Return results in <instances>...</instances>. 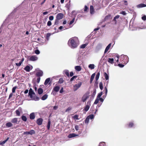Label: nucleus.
Wrapping results in <instances>:
<instances>
[{
	"mask_svg": "<svg viewBox=\"0 0 146 146\" xmlns=\"http://www.w3.org/2000/svg\"><path fill=\"white\" fill-rule=\"evenodd\" d=\"M118 66L121 68L123 67L124 66V65L121 64H118Z\"/></svg>",
	"mask_w": 146,
	"mask_h": 146,
	"instance_id": "e2e57ef3",
	"label": "nucleus"
},
{
	"mask_svg": "<svg viewBox=\"0 0 146 146\" xmlns=\"http://www.w3.org/2000/svg\"><path fill=\"white\" fill-rule=\"evenodd\" d=\"M54 19V17L53 16H50L49 17V19L50 20H52L53 19Z\"/></svg>",
	"mask_w": 146,
	"mask_h": 146,
	"instance_id": "338daca9",
	"label": "nucleus"
},
{
	"mask_svg": "<svg viewBox=\"0 0 146 146\" xmlns=\"http://www.w3.org/2000/svg\"><path fill=\"white\" fill-rule=\"evenodd\" d=\"M102 45L101 44H99L96 46L95 50V52H97L101 48Z\"/></svg>",
	"mask_w": 146,
	"mask_h": 146,
	"instance_id": "423d86ee",
	"label": "nucleus"
},
{
	"mask_svg": "<svg viewBox=\"0 0 146 146\" xmlns=\"http://www.w3.org/2000/svg\"><path fill=\"white\" fill-rule=\"evenodd\" d=\"M111 45V44H109L108 46L106 47L104 51V53H106L109 50Z\"/></svg>",
	"mask_w": 146,
	"mask_h": 146,
	"instance_id": "2eb2a0df",
	"label": "nucleus"
},
{
	"mask_svg": "<svg viewBox=\"0 0 146 146\" xmlns=\"http://www.w3.org/2000/svg\"><path fill=\"white\" fill-rule=\"evenodd\" d=\"M99 146H105L104 143H100L99 145Z\"/></svg>",
	"mask_w": 146,
	"mask_h": 146,
	"instance_id": "69168bd1",
	"label": "nucleus"
},
{
	"mask_svg": "<svg viewBox=\"0 0 146 146\" xmlns=\"http://www.w3.org/2000/svg\"><path fill=\"white\" fill-rule=\"evenodd\" d=\"M75 69L78 71H80L81 70V68L80 66H76L75 67Z\"/></svg>",
	"mask_w": 146,
	"mask_h": 146,
	"instance_id": "4468645a",
	"label": "nucleus"
},
{
	"mask_svg": "<svg viewBox=\"0 0 146 146\" xmlns=\"http://www.w3.org/2000/svg\"><path fill=\"white\" fill-rule=\"evenodd\" d=\"M88 67L92 69H94L95 68V66L94 64H91L89 65Z\"/></svg>",
	"mask_w": 146,
	"mask_h": 146,
	"instance_id": "c756f323",
	"label": "nucleus"
},
{
	"mask_svg": "<svg viewBox=\"0 0 146 146\" xmlns=\"http://www.w3.org/2000/svg\"><path fill=\"white\" fill-rule=\"evenodd\" d=\"M95 73H94L92 75L91 78H90V83H91L92 82L94 78V77L95 76Z\"/></svg>",
	"mask_w": 146,
	"mask_h": 146,
	"instance_id": "393cba45",
	"label": "nucleus"
},
{
	"mask_svg": "<svg viewBox=\"0 0 146 146\" xmlns=\"http://www.w3.org/2000/svg\"><path fill=\"white\" fill-rule=\"evenodd\" d=\"M60 89V87L58 86H55V92H58Z\"/></svg>",
	"mask_w": 146,
	"mask_h": 146,
	"instance_id": "3c124183",
	"label": "nucleus"
},
{
	"mask_svg": "<svg viewBox=\"0 0 146 146\" xmlns=\"http://www.w3.org/2000/svg\"><path fill=\"white\" fill-rule=\"evenodd\" d=\"M50 121L49 120L48 123L47 125V129H50Z\"/></svg>",
	"mask_w": 146,
	"mask_h": 146,
	"instance_id": "37998d69",
	"label": "nucleus"
},
{
	"mask_svg": "<svg viewBox=\"0 0 146 146\" xmlns=\"http://www.w3.org/2000/svg\"><path fill=\"white\" fill-rule=\"evenodd\" d=\"M73 118L74 119L77 120L79 119L78 118V115H76L73 116Z\"/></svg>",
	"mask_w": 146,
	"mask_h": 146,
	"instance_id": "a18cd8bd",
	"label": "nucleus"
},
{
	"mask_svg": "<svg viewBox=\"0 0 146 146\" xmlns=\"http://www.w3.org/2000/svg\"><path fill=\"white\" fill-rule=\"evenodd\" d=\"M99 100V99L97 98L96 99V100H95L94 102V104H97L98 103Z\"/></svg>",
	"mask_w": 146,
	"mask_h": 146,
	"instance_id": "de8ad7c7",
	"label": "nucleus"
},
{
	"mask_svg": "<svg viewBox=\"0 0 146 146\" xmlns=\"http://www.w3.org/2000/svg\"><path fill=\"white\" fill-rule=\"evenodd\" d=\"M52 94L54 95L55 94V87L53 88V91L52 93Z\"/></svg>",
	"mask_w": 146,
	"mask_h": 146,
	"instance_id": "0e129e2a",
	"label": "nucleus"
},
{
	"mask_svg": "<svg viewBox=\"0 0 146 146\" xmlns=\"http://www.w3.org/2000/svg\"><path fill=\"white\" fill-rule=\"evenodd\" d=\"M29 134L31 135H32L33 134H34L35 133V131L33 130L32 129L31 130L29 131Z\"/></svg>",
	"mask_w": 146,
	"mask_h": 146,
	"instance_id": "e433bc0d",
	"label": "nucleus"
},
{
	"mask_svg": "<svg viewBox=\"0 0 146 146\" xmlns=\"http://www.w3.org/2000/svg\"><path fill=\"white\" fill-rule=\"evenodd\" d=\"M31 69L32 68H31V67L29 66H27L24 69L26 70V71L29 72Z\"/></svg>",
	"mask_w": 146,
	"mask_h": 146,
	"instance_id": "ddd939ff",
	"label": "nucleus"
},
{
	"mask_svg": "<svg viewBox=\"0 0 146 146\" xmlns=\"http://www.w3.org/2000/svg\"><path fill=\"white\" fill-rule=\"evenodd\" d=\"M50 80V78H48L46 79V80L45 81L44 83V84L45 85H47L48 84Z\"/></svg>",
	"mask_w": 146,
	"mask_h": 146,
	"instance_id": "412c9836",
	"label": "nucleus"
},
{
	"mask_svg": "<svg viewBox=\"0 0 146 146\" xmlns=\"http://www.w3.org/2000/svg\"><path fill=\"white\" fill-rule=\"evenodd\" d=\"M68 44L71 48H76L79 44L78 38L77 37H72L70 38L68 41Z\"/></svg>",
	"mask_w": 146,
	"mask_h": 146,
	"instance_id": "f257e3e1",
	"label": "nucleus"
},
{
	"mask_svg": "<svg viewBox=\"0 0 146 146\" xmlns=\"http://www.w3.org/2000/svg\"><path fill=\"white\" fill-rule=\"evenodd\" d=\"M64 73L65 74L68 76H69V71L68 70H65L63 71Z\"/></svg>",
	"mask_w": 146,
	"mask_h": 146,
	"instance_id": "c85d7f7f",
	"label": "nucleus"
},
{
	"mask_svg": "<svg viewBox=\"0 0 146 146\" xmlns=\"http://www.w3.org/2000/svg\"><path fill=\"white\" fill-rule=\"evenodd\" d=\"M38 77L37 78L36 80V82L38 84L40 82V77Z\"/></svg>",
	"mask_w": 146,
	"mask_h": 146,
	"instance_id": "6e6d98bb",
	"label": "nucleus"
},
{
	"mask_svg": "<svg viewBox=\"0 0 146 146\" xmlns=\"http://www.w3.org/2000/svg\"><path fill=\"white\" fill-rule=\"evenodd\" d=\"M8 139H9V138H8L6 140L3 141L2 142H0V145H3L8 140Z\"/></svg>",
	"mask_w": 146,
	"mask_h": 146,
	"instance_id": "c9c22d12",
	"label": "nucleus"
},
{
	"mask_svg": "<svg viewBox=\"0 0 146 146\" xmlns=\"http://www.w3.org/2000/svg\"><path fill=\"white\" fill-rule=\"evenodd\" d=\"M89 98V96L87 94H84L82 97V101L84 102L86 101L87 99Z\"/></svg>",
	"mask_w": 146,
	"mask_h": 146,
	"instance_id": "6e6552de",
	"label": "nucleus"
},
{
	"mask_svg": "<svg viewBox=\"0 0 146 146\" xmlns=\"http://www.w3.org/2000/svg\"><path fill=\"white\" fill-rule=\"evenodd\" d=\"M119 17V15H117L115 16L113 18V20L115 21H116V19H118Z\"/></svg>",
	"mask_w": 146,
	"mask_h": 146,
	"instance_id": "09e8293b",
	"label": "nucleus"
},
{
	"mask_svg": "<svg viewBox=\"0 0 146 146\" xmlns=\"http://www.w3.org/2000/svg\"><path fill=\"white\" fill-rule=\"evenodd\" d=\"M114 59L113 58H109L108 59V61L111 64L113 63Z\"/></svg>",
	"mask_w": 146,
	"mask_h": 146,
	"instance_id": "6ab92c4d",
	"label": "nucleus"
},
{
	"mask_svg": "<svg viewBox=\"0 0 146 146\" xmlns=\"http://www.w3.org/2000/svg\"><path fill=\"white\" fill-rule=\"evenodd\" d=\"M21 119L23 121H26L27 120V118L24 115H23L22 116Z\"/></svg>",
	"mask_w": 146,
	"mask_h": 146,
	"instance_id": "f704fd0d",
	"label": "nucleus"
},
{
	"mask_svg": "<svg viewBox=\"0 0 146 146\" xmlns=\"http://www.w3.org/2000/svg\"><path fill=\"white\" fill-rule=\"evenodd\" d=\"M90 106L88 105H86L85 107L84 108V110L86 111H87L89 109Z\"/></svg>",
	"mask_w": 146,
	"mask_h": 146,
	"instance_id": "7c9ffc66",
	"label": "nucleus"
},
{
	"mask_svg": "<svg viewBox=\"0 0 146 146\" xmlns=\"http://www.w3.org/2000/svg\"><path fill=\"white\" fill-rule=\"evenodd\" d=\"M78 135H76L74 133H71L69 134L68 136V137L69 138H72L74 137H75L76 136Z\"/></svg>",
	"mask_w": 146,
	"mask_h": 146,
	"instance_id": "a211bd4d",
	"label": "nucleus"
},
{
	"mask_svg": "<svg viewBox=\"0 0 146 146\" xmlns=\"http://www.w3.org/2000/svg\"><path fill=\"white\" fill-rule=\"evenodd\" d=\"M52 34L51 33H47L46 35V39L48 41L49 39L50 36Z\"/></svg>",
	"mask_w": 146,
	"mask_h": 146,
	"instance_id": "a878e982",
	"label": "nucleus"
},
{
	"mask_svg": "<svg viewBox=\"0 0 146 146\" xmlns=\"http://www.w3.org/2000/svg\"><path fill=\"white\" fill-rule=\"evenodd\" d=\"M115 55V58L116 57L117 58V59L116 60V62H118L119 61V56L117 54Z\"/></svg>",
	"mask_w": 146,
	"mask_h": 146,
	"instance_id": "864d4df0",
	"label": "nucleus"
},
{
	"mask_svg": "<svg viewBox=\"0 0 146 146\" xmlns=\"http://www.w3.org/2000/svg\"><path fill=\"white\" fill-rule=\"evenodd\" d=\"M121 58L120 60L122 63L126 64L128 62L129 58L127 55H122L121 56Z\"/></svg>",
	"mask_w": 146,
	"mask_h": 146,
	"instance_id": "7ed1b4c3",
	"label": "nucleus"
},
{
	"mask_svg": "<svg viewBox=\"0 0 146 146\" xmlns=\"http://www.w3.org/2000/svg\"><path fill=\"white\" fill-rule=\"evenodd\" d=\"M30 118L31 119H34L35 118V114L34 113H31L30 115Z\"/></svg>",
	"mask_w": 146,
	"mask_h": 146,
	"instance_id": "aec40b11",
	"label": "nucleus"
},
{
	"mask_svg": "<svg viewBox=\"0 0 146 146\" xmlns=\"http://www.w3.org/2000/svg\"><path fill=\"white\" fill-rule=\"evenodd\" d=\"M77 77V76H74L71 78L70 80V81H72L74 80V79H76Z\"/></svg>",
	"mask_w": 146,
	"mask_h": 146,
	"instance_id": "8fccbe9b",
	"label": "nucleus"
},
{
	"mask_svg": "<svg viewBox=\"0 0 146 146\" xmlns=\"http://www.w3.org/2000/svg\"><path fill=\"white\" fill-rule=\"evenodd\" d=\"M38 93L39 94H41L42 93L43 90L41 88H39L38 90Z\"/></svg>",
	"mask_w": 146,
	"mask_h": 146,
	"instance_id": "bb28decb",
	"label": "nucleus"
},
{
	"mask_svg": "<svg viewBox=\"0 0 146 146\" xmlns=\"http://www.w3.org/2000/svg\"><path fill=\"white\" fill-rule=\"evenodd\" d=\"M43 121V119L41 118L38 119L37 120V123L39 125H40L42 124Z\"/></svg>",
	"mask_w": 146,
	"mask_h": 146,
	"instance_id": "9b49d317",
	"label": "nucleus"
},
{
	"mask_svg": "<svg viewBox=\"0 0 146 146\" xmlns=\"http://www.w3.org/2000/svg\"><path fill=\"white\" fill-rule=\"evenodd\" d=\"M29 95L31 98V100L38 101L39 100V98L37 96H35V93L31 88H30L29 90Z\"/></svg>",
	"mask_w": 146,
	"mask_h": 146,
	"instance_id": "f03ea898",
	"label": "nucleus"
},
{
	"mask_svg": "<svg viewBox=\"0 0 146 146\" xmlns=\"http://www.w3.org/2000/svg\"><path fill=\"white\" fill-rule=\"evenodd\" d=\"M63 17V14L61 13H59L57 15L56 18L57 20H60L62 19Z\"/></svg>",
	"mask_w": 146,
	"mask_h": 146,
	"instance_id": "9d476101",
	"label": "nucleus"
},
{
	"mask_svg": "<svg viewBox=\"0 0 146 146\" xmlns=\"http://www.w3.org/2000/svg\"><path fill=\"white\" fill-rule=\"evenodd\" d=\"M142 19L143 21H145L146 20V16L145 15H144L142 17Z\"/></svg>",
	"mask_w": 146,
	"mask_h": 146,
	"instance_id": "5fc2aeb1",
	"label": "nucleus"
},
{
	"mask_svg": "<svg viewBox=\"0 0 146 146\" xmlns=\"http://www.w3.org/2000/svg\"><path fill=\"white\" fill-rule=\"evenodd\" d=\"M134 123L133 121H131L127 125L128 127L129 128H131L134 126Z\"/></svg>",
	"mask_w": 146,
	"mask_h": 146,
	"instance_id": "dca6fc26",
	"label": "nucleus"
},
{
	"mask_svg": "<svg viewBox=\"0 0 146 146\" xmlns=\"http://www.w3.org/2000/svg\"><path fill=\"white\" fill-rule=\"evenodd\" d=\"M64 82V80L62 78H60L59 79L58 81V83L59 84H62V83Z\"/></svg>",
	"mask_w": 146,
	"mask_h": 146,
	"instance_id": "c03bdc74",
	"label": "nucleus"
},
{
	"mask_svg": "<svg viewBox=\"0 0 146 146\" xmlns=\"http://www.w3.org/2000/svg\"><path fill=\"white\" fill-rule=\"evenodd\" d=\"M88 9V7L87 6L85 5L84 7V11H86L87 9Z\"/></svg>",
	"mask_w": 146,
	"mask_h": 146,
	"instance_id": "774afa93",
	"label": "nucleus"
},
{
	"mask_svg": "<svg viewBox=\"0 0 146 146\" xmlns=\"http://www.w3.org/2000/svg\"><path fill=\"white\" fill-rule=\"evenodd\" d=\"M75 128L76 130V131H78L79 129V127L78 125H75Z\"/></svg>",
	"mask_w": 146,
	"mask_h": 146,
	"instance_id": "052dcab7",
	"label": "nucleus"
},
{
	"mask_svg": "<svg viewBox=\"0 0 146 146\" xmlns=\"http://www.w3.org/2000/svg\"><path fill=\"white\" fill-rule=\"evenodd\" d=\"M90 119H92L94 118V116L93 114L90 115L88 116Z\"/></svg>",
	"mask_w": 146,
	"mask_h": 146,
	"instance_id": "79ce46f5",
	"label": "nucleus"
},
{
	"mask_svg": "<svg viewBox=\"0 0 146 146\" xmlns=\"http://www.w3.org/2000/svg\"><path fill=\"white\" fill-rule=\"evenodd\" d=\"M82 85L81 82H79L78 84H75L73 86V90L75 91L79 88Z\"/></svg>",
	"mask_w": 146,
	"mask_h": 146,
	"instance_id": "20e7f679",
	"label": "nucleus"
},
{
	"mask_svg": "<svg viewBox=\"0 0 146 146\" xmlns=\"http://www.w3.org/2000/svg\"><path fill=\"white\" fill-rule=\"evenodd\" d=\"M38 57L37 56L33 55L29 57V60L31 61H35L37 60Z\"/></svg>",
	"mask_w": 146,
	"mask_h": 146,
	"instance_id": "0eeeda50",
	"label": "nucleus"
},
{
	"mask_svg": "<svg viewBox=\"0 0 146 146\" xmlns=\"http://www.w3.org/2000/svg\"><path fill=\"white\" fill-rule=\"evenodd\" d=\"M102 94H103V92H102L98 94L97 96V98H98L99 99L101 98L100 97L102 95Z\"/></svg>",
	"mask_w": 146,
	"mask_h": 146,
	"instance_id": "4c0bfd02",
	"label": "nucleus"
},
{
	"mask_svg": "<svg viewBox=\"0 0 146 146\" xmlns=\"http://www.w3.org/2000/svg\"><path fill=\"white\" fill-rule=\"evenodd\" d=\"M87 44H82L80 46V48H84L87 46Z\"/></svg>",
	"mask_w": 146,
	"mask_h": 146,
	"instance_id": "58836bf2",
	"label": "nucleus"
},
{
	"mask_svg": "<svg viewBox=\"0 0 146 146\" xmlns=\"http://www.w3.org/2000/svg\"><path fill=\"white\" fill-rule=\"evenodd\" d=\"M100 75V72H98L97 73V75H96V81H97L99 78V76Z\"/></svg>",
	"mask_w": 146,
	"mask_h": 146,
	"instance_id": "72a5a7b5",
	"label": "nucleus"
},
{
	"mask_svg": "<svg viewBox=\"0 0 146 146\" xmlns=\"http://www.w3.org/2000/svg\"><path fill=\"white\" fill-rule=\"evenodd\" d=\"M59 29L60 30V31H62L63 30H65L67 29L66 28L62 26H60L59 28Z\"/></svg>",
	"mask_w": 146,
	"mask_h": 146,
	"instance_id": "473e14b6",
	"label": "nucleus"
},
{
	"mask_svg": "<svg viewBox=\"0 0 146 146\" xmlns=\"http://www.w3.org/2000/svg\"><path fill=\"white\" fill-rule=\"evenodd\" d=\"M107 86H108V84H107L106 86L105 87V96H103V98H106V97L107 95V92H108V90H107Z\"/></svg>",
	"mask_w": 146,
	"mask_h": 146,
	"instance_id": "4be33fe9",
	"label": "nucleus"
},
{
	"mask_svg": "<svg viewBox=\"0 0 146 146\" xmlns=\"http://www.w3.org/2000/svg\"><path fill=\"white\" fill-rule=\"evenodd\" d=\"M96 91L95 90L92 93V96L93 97H94L96 94Z\"/></svg>",
	"mask_w": 146,
	"mask_h": 146,
	"instance_id": "4d7b16f0",
	"label": "nucleus"
},
{
	"mask_svg": "<svg viewBox=\"0 0 146 146\" xmlns=\"http://www.w3.org/2000/svg\"><path fill=\"white\" fill-rule=\"evenodd\" d=\"M104 76L106 79L107 80H108L109 78V76L108 75L106 72H105L104 74Z\"/></svg>",
	"mask_w": 146,
	"mask_h": 146,
	"instance_id": "2f4dec72",
	"label": "nucleus"
},
{
	"mask_svg": "<svg viewBox=\"0 0 146 146\" xmlns=\"http://www.w3.org/2000/svg\"><path fill=\"white\" fill-rule=\"evenodd\" d=\"M136 7L137 8H141L146 7V5L143 3H141L137 5Z\"/></svg>",
	"mask_w": 146,
	"mask_h": 146,
	"instance_id": "f8f14e48",
	"label": "nucleus"
},
{
	"mask_svg": "<svg viewBox=\"0 0 146 146\" xmlns=\"http://www.w3.org/2000/svg\"><path fill=\"white\" fill-rule=\"evenodd\" d=\"M90 13L92 14L94 13V8L93 6L91 5L90 6Z\"/></svg>",
	"mask_w": 146,
	"mask_h": 146,
	"instance_id": "f3484780",
	"label": "nucleus"
},
{
	"mask_svg": "<svg viewBox=\"0 0 146 146\" xmlns=\"http://www.w3.org/2000/svg\"><path fill=\"white\" fill-rule=\"evenodd\" d=\"M99 87L100 89L102 90L103 89V84L102 82H100L99 84Z\"/></svg>",
	"mask_w": 146,
	"mask_h": 146,
	"instance_id": "ea45409f",
	"label": "nucleus"
},
{
	"mask_svg": "<svg viewBox=\"0 0 146 146\" xmlns=\"http://www.w3.org/2000/svg\"><path fill=\"white\" fill-rule=\"evenodd\" d=\"M90 119L87 116V117L86 118L85 120V123H88Z\"/></svg>",
	"mask_w": 146,
	"mask_h": 146,
	"instance_id": "49530a36",
	"label": "nucleus"
},
{
	"mask_svg": "<svg viewBox=\"0 0 146 146\" xmlns=\"http://www.w3.org/2000/svg\"><path fill=\"white\" fill-rule=\"evenodd\" d=\"M22 109L21 108H19L18 110H16L15 112L17 115L18 116L20 115V112L22 111Z\"/></svg>",
	"mask_w": 146,
	"mask_h": 146,
	"instance_id": "1a4fd4ad",
	"label": "nucleus"
},
{
	"mask_svg": "<svg viewBox=\"0 0 146 146\" xmlns=\"http://www.w3.org/2000/svg\"><path fill=\"white\" fill-rule=\"evenodd\" d=\"M75 21V18L73 19L69 23V25H71Z\"/></svg>",
	"mask_w": 146,
	"mask_h": 146,
	"instance_id": "603ef678",
	"label": "nucleus"
},
{
	"mask_svg": "<svg viewBox=\"0 0 146 146\" xmlns=\"http://www.w3.org/2000/svg\"><path fill=\"white\" fill-rule=\"evenodd\" d=\"M17 88V87L16 86H15L13 88L12 90V92L13 93H14L15 92V90Z\"/></svg>",
	"mask_w": 146,
	"mask_h": 146,
	"instance_id": "13d9d810",
	"label": "nucleus"
},
{
	"mask_svg": "<svg viewBox=\"0 0 146 146\" xmlns=\"http://www.w3.org/2000/svg\"><path fill=\"white\" fill-rule=\"evenodd\" d=\"M47 25L48 26H50L51 25V22L50 21H48L47 23Z\"/></svg>",
	"mask_w": 146,
	"mask_h": 146,
	"instance_id": "680f3d73",
	"label": "nucleus"
},
{
	"mask_svg": "<svg viewBox=\"0 0 146 146\" xmlns=\"http://www.w3.org/2000/svg\"><path fill=\"white\" fill-rule=\"evenodd\" d=\"M22 63V62L20 61L19 63H16L15 64L17 66H20Z\"/></svg>",
	"mask_w": 146,
	"mask_h": 146,
	"instance_id": "a19ab883",
	"label": "nucleus"
},
{
	"mask_svg": "<svg viewBox=\"0 0 146 146\" xmlns=\"http://www.w3.org/2000/svg\"><path fill=\"white\" fill-rule=\"evenodd\" d=\"M36 76L37 77H41L43 76V72L42 71L39 70L38 68L36 69Z\"/></svg>",
	"mask_w": 146,
	"mask_h": 146,
	"instance_id": "39448f33",
	"label": "nucleus"
},
{
	"mask_svg": "<svg viewBox=\"0 0 146 146\" xmlns=\"http://www.w3.org/2000/svg\"><path fill=\"white\" fill-rule=\"evenodd\" d=\"M48 95L46 94H45L41 98V99L42 100H45L48 97Z\"/></svg>",
	"mask_w": 146,
	"mask_h": 146,
	"instance_id": "cd10ccee",
	"label": "nucleus"
},
{
	"mask_svg": "<svg viewBox=\"0 0 146 146\" xmlns=\"http://www.w3.org/2000/svg\"><path fill=\"white\" fill-rule=\"evenodd\" d=\"M18 121L17 118H15L13 119L11 121V122L13 123H17Z\"/></svg>",
	"mask_w": 146,
	"mask_h": 146,
	"instance_id": "5701e85b",
	"label": "nucleus"
},
{
	"mask_svg": "<svg viewBox=\"0 0 146 146\" xmlns=\"http://www.w3.org/2000/svg\"><path fill=\"white\" fill-rule=\"evenodd\" d=\"M6 125L7 127H9L12 126L13 124L9 122L7 123L6 124Z\"/></svg>",
	"mask_w": 146,
	"mask_h": 146,
	"instance_id": "b1692460",
	"label": "nucleus"
},
{
	"mask_svg": "<svg viewBox=\"0 0 146 146\" xmlns=\"http://www.w3.org/2000/svg\"><path fill=\"white\" fill-rule=\"evenodd\" d=\"M35 53L36 54H39L40 53V51L38 50H36L35 51Z\"/></svg>",
	"mask_w": 146,
	"mask_h": 146,
	"instance_id": "bf43d9fd",
	"label": "nucleus"
}]
</instances>
